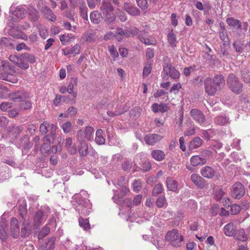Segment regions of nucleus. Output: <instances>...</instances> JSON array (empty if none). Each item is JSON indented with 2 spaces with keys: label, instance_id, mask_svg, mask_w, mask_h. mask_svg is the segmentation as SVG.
Segmentation results:
<instances>
[{
  "label": "nucleus",
  "instance_id": "obj_1",
  "mask_svg": "<svg viewBox=\"0 0 250 250\" xmlns=\"http://www.w3.org/2000/svg\"><path fill=\"white\" fill-rule=\"evenodd\" d=\"M204 83L205 91L209 95H214L224 87L225 81L222 75L218 74L212 78H206Z\"/></svg>",
  "mask_w": 250,
  "mask_h": 250
},
{
  "label": "nucleus",
  "instance_id": "obj_2",
  "mask_svg": "<svg viewBox=\"0 0 250 250\" xmlns=\"http://www.w3.org/2000/svg\"><path fill=\"white\" fill-rule=\"evenodd\" d=\"M227 84L229 88L236 94H239L242 91L243 84L234 74L228 76Z\"/></svg>",
  "mask_w": 250,
  "mask_h": 250
},
{
  "label": "nucleus",
  "instance_id": "obj_3",
  "mask_svg": "<svg viewBox=\"0 0 250 250\" xmlns=\"http://www.w3.org/2000/svg\"><path fill=\"white\" fill-rule=\"evenodd\" d=\"M78 205L76 206V210L80 215H87L91 211V204L88 200L81 198L77 201Z\"/></svg>",
  "mask_w": 250,
  "mask_h": 250
},
{
  "label": "nucleus",
  "instance_id": "obj_4",
  "mask_svg": "<svg viewBox=\"0 0 250 250\" xmlns=\"http://www.w3.org/2000/svg\"><path fill=\"white\" fill-rule=\"evenodd\" d=\"M43 0H40L38 2V7L43 13L45 18L49 21H56V16L52 10L44 4Z\"/></svg>",
  "mask_w": 250,
  "mask_h": 250
},
{
  "label": "nucleus",
  "instance_id": "obj_5",
  "mask_svg": "<svg viewBox=\"0 0 250 250\" xmlns=\"http://www.w3.org/2000/svg\"><path fill=\"white\" fill-rule=\"evenodd\" d=\"M245 192V188L241 183H235L231 188V195L235 199H240L243 196Z\"/></svg>",
  "mask_w": 250,
  "mask_h": 250
},
{
  "label": "nucleus",
  "instance_id": "obj_6",
  "mask_svg": "<svg viewBox=\"0 0 250 250\" xmlns=\"http://www.w3.org/2000/svg\"><path fill=\"white\" fill-rule=\"evenodd\" d=\"M83 132L82 130H80L77 133V140L80 144L79 151L81 156H84L88 153V145L83 141Z\"/></svg>",
  "mask_w": 250,
  "mask_h": 250
},
{
  "label": "nucleus",
  "instance_id": "obj_7",
  "mask_svg": "<svg viewBox=\"0 0 250 250\" xmlns=\"http://www.w3.org/2000/svg\"><path fill=\"white\" fill-rule=\"evenodd\" d=\"M50 127L51 129L50 137L54 140L56 138V131L57 126L54 125H50L47 122H43L40 125V130L42 134H45L49 131V128Z\"/></svg>",
  "mask_w": 250,
  "mask_h": 250
},
{
  "label": "nucleus",
  "instance_id": "obj_8",
  "mask_svg": "<svg viewBox=\"0 0 250 250\" xmlns=\"http://www.w3.org/2000/svg\"><path fill=\"white\" fill-rule=\"evenodd\" d=\"M10 235L14 238H18L20 236V229L19 221L15 217H12L10 220Z\"/></svg>",
  "mask_w": 250,
  "mask_h": 250
},
{
  "label": "nucleus",
  "instance_id": "obj_9",
  "mask_svg": "<svg viewBox=\"0 0 250 250\" xmlns=\"http://www.w3.org/2000/svg\"><path fill=\"white\" fill-rule=\"evenodd\" d=\"M192 118L198 124L203 125L206 122L205 116L202 111L197 109H192L190 112Z\"/></svg>",
  "mask_w": 250,
  "mask_h": 250
},
{
  "label": "nucleus",
  "instance_id": "obj_10",
  "mask_svg": "<svg viewBox=\"0 0 250 250\" xmlns=\"http://www.w3.org/2000/svg\"><path fill=\"white\" fill-rule=\"evenodd\" d=\"M114 202L119 205H125L128 208H131L133 206L132 202L131 199L128 198L123 200V198L120 196L119 193L117 191H114V195L112 198Z\"/></svg>",
  "mask_w": 250,
  "mask_h": 250
},
{
  "label": "nucleus",
  "instance_id": "obj_11",
  "mask_svg": "<svg viewBox=\"0 0 250 250\" xmlns=\"http://www.w3.org/2000/svg\"><path fill=\"white\" fill-rule=\"evenodd\" d=\"M43 222V212L41 210H38L33 218V226L35 229H38Z\"/></svg>",
  "mask_w": 250,
  "mask_h": 250
},
{
  "label": "nucleus",
  "instance_id": "obj_12",
  "mask_svg": "<svg viewBox=\"0 0 250 250\" xmlns=\"http://www.w3.org/2000/svg\"><path fill=\"white\" fill-rule=\"evenodd\" d=\"M191 181L199 188H203L205 185V179L197 174H192L191 175Z\"/></svg>",
  "mask_w": 250,
  "mask_h": 250
},
{
  "label": "nucleus",
  "instance_id": "obj_13",
  "mask_svg": "<svg viewBox=\"0 0 250 250\" xmlns=\"http://www.w3.org/2000/svg\"><path fill=\"white\" fill-rule=\"evenodd\" d=\"M124 7L125 10L130 15L136 16L140 14L139 9L132 3L125 2Z\"/></svg>",
  "mask_w": 250,
  "mask_h": 250
},
{
  "label": "nucleus",
  "instance_id": "obj_14",
  "mask_svg": "<svg viewBox=\"0 0 250 250\" xmlns=\"http://www.w3.org/2000/svg\"><path fill=\"white\" fill-rule=\"evenodd\" d=\"M184 237L179 234L177 229H173V247H180L182 246Z\"/></svg>",
  "mask_w": 250,
  "mask_h": 250
},
{
  "label": "nucleus",
  "instance_id": "obj_15",
  "mask_svg": "<svg viewBox=\"0 0 250 250\" xmlns=\"http://www.w3.org/2000/svg\"><path fill=\"white\" fill-rule=\"evenodd\" d=\"M43 143L40 148V151L42 153H50L51 142L49 139V135H47L43 138Z\"/></svg>",
  "mask_w": 250,
  "mask_h": 250
},
{
  "label": "nucleus",
  "instance_id": "obj_16",
  "mask_svg": "<svg viewBox=\"0 0 250 250\" xmlns=\"http://www.w3.org/2000/svg\"><path fill=\"white\" fill-rule=\"evenodd\" d=\"M9 97L13 101L17 102L19 100L21 101L28 98L29 95L26 92L17 91L10 94Z\"/></svg>",
  "mask_w": 250,
  "mask_h": 250
},
{
  "label": "nucleus",
  "instance_id": "obj_17",
  "mask_svg": "<svg viewBox=\"0 0 250 250\" xmlns=\"http://www.w3.org/2000/svg\"><path fill=\"white\" fill-rule=\"evenodd\" d=\"M31 226L30 221L23 220L21 229V236L23 238L28 236L31 232Z\"/></svg>",
  "mask_w": 250,
  "mask_h": 250
},
{
  "label": "nucleus",
  "instance_id": "obj_18",
  "mask_svg": "<svg viewBox=\"0 0 250 250\" xmlns=\"http://www.w3.org/2000/svg\"><path fill=\"white\" fill-rule=\"evenodd\" d=\"M162 137L159 134H152L146 135L145 141L147 144L153 145L161 140Z\"/></svg>",
  "mask_w": 250,
  "mask_h": 250
},
{
  "label": "nucleus",
  "instance_id": "obj_19",
  "mask_svg": "<svg viewBox=\"0 0 250 250\" xmlns=\"http://www.w3.org/2000/svg\"><path fill=\"white\" fill-rule=\"evenodd\" d=\"M200 172L203 177L211 179L214 176L215 172L210 167L206 166L200 169Z\"/></svg>",
  "mask_w": 250,
  "mask_h": 250
},
{
  "label": "nucleus",
  "instance_id": "obj_20",
  "mask_svg": "<svg viewBox=\"0 0 250 250\" xmlns=\"http://www.w3.org/2000/svg\"><path fill=\"white\" fill-rule=\"evenodd\" d=\"M172 64L170 62L165 63L163 66V78L165 81L168 80L169 78L172 77Z\"/></svg>",
  "mask_w": 250,
  "mask_h": 250
},
{
  "label": "nucleus",
  "instance_id": "obj_21",
  "mask_svg": "<svg viewBox=\"0 0 250 250\" xmlns=\"http://www.w3.org/2000/svg\"><path fill=\"white\" fill-rule=\"evenodd\" d=\"M190 164L192 166L196 167L199 165H203L206 163L205 158L201 155H194L190 158Z\"/></svg>",
  "mask_w": 250,
  "mask_h": 250
},
{
  "label": "nucleus",
  "instance_id": "obj_22",
  "mask_svg": "<svg viewBox=\"0 0 250 250\" xmlns=\"http://www.w3.org/2000/svg\"><path fill=\"white\" fill-rule=\"evenodd\" d=\"M65 146L71 154H76L77 152V147L73 143L72 139L70 137L66 139Z\"/></svg>",
  "mask_w": 250,
  "mask_h": 250
},
{
  "label": "nucleus",
  "instance_id": "obj_23",
  "mask_svg": "<svg viewBox=\"0 0 250 250\" xmlns=\"http://www.w3.org/2000/svg\"><path fill=\"white\" fill-rule=\"evenodd\" d=\"M224 233L226 235L230 237L234 236L236 229L232 223H229L225 226L224 228Z\"/></svg>",
  "mask_w": 250,
  "mask_h": 250
},
{
  "label": "nucleus",
  "instance_id": "obj_24",
  "mask_svg": "<svg viewBox=\"0 0 250 250\" xmlns=\"http://www.w3.org/2000/svg\"><path fill=\"white\" fill-rule=\"evenodd\" d=\"M78 83V79L77 77H72L71 78L69 83L67 87L68 92L72 94L73 98H75L77 96V93L73 92V88L74 86H76Z\"/></svg>",
  "mask_w": 250,
  "mask_h": 250
},
{
  "label": "nucleus",
  "instance_id": "obj_25",
  "mask_svg": "<svg viewBox=\"0 0 250 250\" xmlns=\"http://www.w3.org/2000/svg\"><path fill=\"white\" fill-rule=\"evenodd\" d=\"M104 20L107 24H110L114 22L116 20V16L113 13V11H110L103 13Z\"/></svg>",
  "mask_w": 250,
  "mask_h": 250
},
{
  "label": "nucleus",
  "instance_id": "obj_26",
  "mask_svg": "<svg viewBox=\"0 0 250 250\" xmlns=\"http://www.w3.org/2000/svg\"><path fill=\"white\" fill-rule=\"evenodd\" d=\"M90 19L94 24H98L102 20L103 17L98 11H94L90 13Z\"/></svg>",
  "mask_w": 250,
  "mask_h": 250
},
{
  "label": "nucleus",
  "instance_id": "obj_27",
  "mask_svg": "<svg viewBox=\"0 0 250 250\" xmlns=\"http://www.w3.org/2000/svg\"><path fill=\"white\" fill-rule=\"evenodd\" d=\"M226 22L229 26L236 29H241V22L238 20L235 19L233 18H228L226 20Z\"/></svg>",
  "mask_w": 250,
  "mask_h": 250
},
{
  "label": "nucleus",
  "instance_id": "obj_28",
  "mask_svg": "<svg viewBox=\"0 0 250 250\" xmlns=\"http://www.w3.org/2000/svg\"><path fill=\"white\" fill-rule=\"evenodd\" d=\"M203 143L202 140L198 137H195L190 142L189 149L191 150L198 148Z\"/></svg>",
  "mask_w": 250,
  "mask_h": 250
},
{
  "label": "nucleus",
  "instance_id": "obj_29",
  "mask_svg": "<svg viewBox=\"0 0 250 250\" xmlns=\"http://www.w3.org/2000/svg\"><path fill=\"white\" fill-rule=\"evenodd\" d=\"M103 131L102 129H99L96 131L95 142L97 144L102 145L104 144L105 139L103 135Z\"/></svg>",
  "mask_w": 250,
  "mask_h": 250
},
{
  "label": "nucleus",
  "instance_id": "obj_30",
  "mask_svg": "<svg viewBox=\"0 0 250 250\" xmlns=\"http://www.w3.org/2000/svg\"><path fill=\"white\" fill-rule=\"evenodd\" d=\"M220 28L219 30L220 38L225 43H228L229 39L223 22L220 23Z\"/></svg>",
  "mask_w": 250,
  "mask_h": 250
},
{
  "label": "nucleus",
  "instance_id": "obj_31",
  "mask_svg": "<svg viewBox=\"0 0 250 250\" xmlns=\"http://www.w3.org/2000/svg\"><path fill=\"white\" fill-rule=\"evenodd\" d=\"M100 10L102 13L109 12L110 11H114L113 6L108 1L104 0L102 3V5L100 7Z\"/></svg>",
  "mask_w": 250,
  "mask_h": 250
},
{
  "label": "nucleus",
  "instance_id": "obj_32",
  "mask_svg": "<svg viewBox=\"0 0 250 250\" xmlns=\"http://www.w3.org/2000/svg\"><path fill=\"white\" fill-rule=\"evenodd\" d=\"M6 225L4 221H1L0 224V239L5 242L7 238V234L5 230Z\"/></svg>",
  "mask_w": 250,
  "mask_h": 250
},
{
  "label": "nucleus",
  "instance_id": "obj_33",
  "mask_svg": "<svg viewBox=\"0 0 250 250\" xmlns=\"http://www.w3.org/2000/svg\"><path fill=\"white\" fill-rule=\"evenodd\" d=\"M234 236L235 239L242 241H246L248 239L247 236L243 229H240L236 231Z\"/></svg>",
  "mask_w": 250,
  "mask_h": 250
},
{
  "label": "nucleus",
  "instance_id": "obj_34",
  "mask_svg": "<svg viewBox=\"0 0 250 250\" xmlns=\"http://www.w3.org/2000/svg\"><path fill=\"white\" fill-rule=\"evenodd\" d=\"M79 223L81 227L84 230L88 231L90 229V225L88 219H84L82 217L79 218Z\"/></svg>",
  "mask_w": 250,
  "mask_h": 250
},
{
  "label": "nucleus",
  "instance_id": "obj_35",
  "mask_svg": "<svg viewBox=\"0 0 250 250\" xmlns=\"http://www.w3.org/2000/svg\"><path fill=\"white\" fill-rule=\"evenodd\" d=\"M229 118L226 116H218L215 118L214 122L216 125H224L229 123Z\"/></svg>",
  "mask_w": 250,
  "mask_h": 250
},
{
  "label": "nucleus",
  "instance_id": "obj_36",
  "mask_svg": "<svg viewBox=\"0 0 250 250\" xmlns=\"http://www.w3.org/2000/svg\"><path fill=\"white\" fill-rule=\"evenodd\" d=\"M152 157L157 161H160L165 158V154L160 150H155L151 152Z\"/></svg>",
  "mask_w": 250,
  "mask_h": 250
},
{
  "label": "nucleus",
  "instance_id": "obj_37",
  "mask_svg": "<svg viewBox=\"0 0 250 250\" xmlns=\"http://www.w3.org/2000/svg\"><path fill=\"white\" fill-rule=\"evenodd\" d=\"M124 36L126 37L125 31L121 28H117L114 33V38H115L118 42H121L123 40Z\"/></svg>",
  "mask_w": 250,
  "mask_h": 250
},
{
  "label": "nucleus",
  "instance_id": "obj_38",
  "mask_svg": "<svg viewBox=\"0 0 250 250\" xmlns=\"http://www.w3.org/2000/svg\"><path fill=\"white\" fill-rule=\"evenodd\" d=\"M12 36L14 37L19 38H21L25 41H28L30 43H33L35 42H36L38 40L37 35L36 34H34L30 35L28 37H27L25 35H24V37H20V36H19V35H17V36L12 35Z\"/></svg>",
  "mask_w": 250,
  "mask_h": 250
},
{
  "label": "nucleus",
  "instance_id": "obj_39",
  "mask_svg": "<svg viewBox=\"0 0 250 250\" xmlns=\"http://www.w3.org/2000/svg\"><path fill=\"white\" fill-rule=\"evenodd\" d=\"M26 203L24 200L22 201V205H20L19 207V212L20 216L25 220L26 214L27 213V208H26Z\"/></svg>",
  "mask_w": 250,
  "mask_h": 250
},
{
  "label": "nucleus",
  "instance_id": "obj_40",
  "mask_svg": "<svg viewBox=\"0 0 250 250\" xmlns=\"http://www.w3.org/2000/svg\"><path fill=\"white\" fill-rule=\"evenodd\" d=\"M241 76L245 83L250 84V71L247 69L243 70L241 71Z\"/></svg>",
  "mask_w": 250,
  "mask_h": 250
},
{
  "label": "nucleus",
  "instance_id": "obj_41",
  "mask_svg": "<svg viewBox=\"0 0 250 250\" xmlns=\"http://www.w3.org/2000/svg\"><path fill=\"white\" fill-rule=\"evenodd\" d=\"M22 55L24 60L27 61V63H34L36 62L35 57L33 54L26 53Z\"/></svg>",
  "mask_w": 250,
  "mask_h": 250
},
{
  "label": "nucleus",
  "instance_id": "obj_42",
  "mask_svg": "<svg viewBox=\"0 0 250 250\" xmlns=\"http://www.w3.org/2000/svg\"><path fill=\"white\" fill-rule=\"evenodd\" d=\"M84 133V137L88 141L91 140V136L94 132V129L91 126H87L85 127V130L83 131Z\"/></svg>",
  "mask_w": 250,
  "mask_h": 250
},
{
  "label": "nucleus",
  "instance_id": "obj_43",
  "mask_svg": "<svg viewBox=\"0 0 250 250\" xmlns=\"http://www.w3.org/2000/svg\"><path fill=\"white\" fill-rule=\"evenodd\" d=\"M225 195V192L222 188L216 189L214 191V197L215 199L220 201Z\"/></svg>",
  "mask_w": 250,
  "mask_h": 250
},
{
  "label": "nucleus",
  "instance_id": "obj_44",
  "mask_svg": "<svg viewBox=\"0 0 250 250\" xmlns=\"http://www.w3.org/2000/svg\"><path fill=\"white\" fill-rule=\"evenodd\" d=\"M0 79L13 83H16V79L14 78H10V76L8 75L5 71L0 73Z\"/></svg>",
  "mask_w": 250,
  "mask_h": 250
},
{
  "label": "nucleus",
  "instance_id": "obj_45",
  "mask_svg": "<svg viewBox=\"0 0 250 250\" xmlns=\"http://www.w3.org/2000/svg\"><path fill=\"white\" fill-rule=\"evenodd\" d=\"M13 14L19 19H22L25 14V10L23 8H17Z\"/></svg>",
  "mask_w": 250,
  "mask_h": 250
},
{
  "label": "nucleus",
  "instance_id": "obj_46",
  "mask_svg": "<svg viewBox=\"0 0 250 250\" xmlns=\"http://www.w3.org/2000/svg\"><path fill=\"white\" fill-rule=\"evenodd\" d=\"M72 38L74 39L75 36L71 37L69 34H62L60 35V40L63 44H66V43L70 42Z\"/></svg>",
  "mask_w": 250,
  "mask_h": 250
},
{
  "label": "nucleus",
  "instance_id": "obj_47",
  "mask_svg": "<svg viewBox=\"0 0 250 250\" xmlns=\"http://www.w3.org/2000/svg\"><path fill=\"white\" fill-rule=\"evenodd\" d=\"M40 36L43 39H45L48 36V33L46 28L43 26L40 25L38 27Z\"/></svg>",
  "mask_w": 250,
  "mask_h": 250
},
{
  "label": "nucleus",
  "instance_id": "obj_48",
  "mask_svg": "<svg viewBox=\"0 0 250 250\" xmlns=\"http://www.w3.org/2000/svg\"><path fill=\"white\" fill-rule=\"evenodd\" d=\"M132 187L134 191L136 192H139L142 188V182L141 180H135L132 184Z\"/></svg>",
  "mask_w": 250,
  "mask_h": 250
},
{
  "label": "nucleus",
  "instance_id": "obj_49",
  "mask_svg": "<svg viewBox=\"0 0 250 250\" xmlns=\"http://www.w3.org/2000/svg\"><path fill=\"white\" fill-rule=\"evenodd\" d=\"M0 45L5 47L11 46L12 45L11 39L6 37H2L0 39Z\"/></svg>",
  "mask_w": 250,
  "mask_h": 250
},
{
  "label": "nucleus",
  "instance_id": "obj_50",
  "mask_svg": "<svg viewBox=\"0 0 250 250\" xmlns=\"http://www.w3.org/2000/svg\"><path fill=\"white\" fill-rule=\"evenodd\" d=\"M125 31L126 37L135 36L137 35V33H138V29L135 27H133L128 30H125Z\"/></svg>",
  "mask_w": 250,
  "mask_h": 250
},
{
  "label": "nucleus",
  "instance_id": "obj_51",
  "mask_svg": "<svg viewBox=\"0 0 250 250\" xmlns=\"http://www.w3.org/2000/svg\"><path fill=\"white\" fill-rule=\"evenodd\" d=\"M151 62L148 61L143 70V76L146 77L148 76L151 72Z\"/></svg>",
  "mask_w": 250,
  "mask_h": 250
},
{
  "label": "nucleus",
  "instance_id": "obj_52",
  "mask_svg": "<svg viewBox=\"0 0 250 250\" xmlns=\"http://www.w3.org/2000/svg\"><path fill=\"white\" fill-rule=\"evenodd\" d=\"M62 128L65 133H68L72 129V124L70 122H66L62 125Z\"/></svg>",
  "mask_w": 250,
  "mask_h": 250
},
{
  "label": "nucleus",
  "instance_id": "obj_53",
  "mask_svg": "<svg viewBox=\"0 0 250 250\" xmlns=\"http://www.w3.org/2000/svg\"><path fill=\"white\" fill-rule=\"evenodd\" d=\"M138 6L142 10H145L148 7L147 0H136Z\"/></svg>",
  "mask_w": 250,
  "mask_h": 250
},
{
  "label": "nucleus",
  "instance_id": "obj_54",
  "mask_svg": "<svg viewBox=\"0 0 250 250\" xmlns=\"http://www.w3.org/2000/svg\"><path fill=\"white\" fill-rule=\"evenodd\" d=\"M162 190L163 188L162 185L160 184H158L156 185L154 188H153L152 191V195L153 196H157L162 192Z\"/></svg>",
  "mask_w": 250,
  "mask_h": 250
},
{
  "label": "nucleus",
  "instance_id": "obj_55",
  "mask_svg": "<svg viewBox=\"0 0 250 250\" xmlns=\"http://www.w3.org/2000/svg\"><path fill=\"white\" fill-rule=\"evenodd\" d=\"M22 102L20 104V107L21 109L25 110L28 109L32 107V104L30 102L28 101L22 100Z\"/></svg>",
  "mask_w": 250,
  "mask_h": 250
},
{
  "label": "nucleus",
  "instance_id": "obj_56",
  "mask_svg": "<svg viewBox=\"0 0 250 250\" xmlns=\"http://www.w3.org/2000/svg\"><path fill=\"white\" fill-rule=\"evenodd\" d=\"M18 66L23 69H27L29 67V64L27 61L24 60L22 55L21 56V60Z\"/></svg>",
  "mask_w": 250,
  "mask_h": 250
},
{
  "label": "nucleus",
  "instance_id": "obj_57",
  "mask_svg": "<svg viewBox=\"0 0 250 250\" xmlns=\"http://www.w3.org/2000/svg\"><path fill=\"white\" fill-rule=\"evenodd\" d=\"M80 15L82 18L86 21L88 20L87 8L86 6L79 9Z\"/></svg>",
  "mask_w": 250,
  "mask_h": 250
},
{
  "label": "nucleus",
  "instance_id": "obj_58",
  "mask_svg": "<svg viewBox=\"0 0 250 250\" xmlns=\"http://www.w3.org/2000/svg\"><path fill=\"white\" fill-rule=\"evenodd\" d=\"M29 15L33 21H37L39 18L38 12L36 9L31 10L29 13Z\"/></svg>",
  "mask_w": 250,
  "mask_h": 250
},
{
  "label": "nucleus",
  "instance_id": "obj_59",
  "mask_svg": "<svg viewBox=\"0 0 250 250\" xmlns=\"http://www.w3.org/2000/svg\"><path fill=\"white\" fill-rule=\"evenodd\" d=\"M240 211V207L237 204H233L230 206V212L232 214H237Z\"/></svg>",
  "mask_w": 250,
  "mask_h": 250
},
{
  "label": "nucleus",
  "instance_id": "obj_60",
  "mask_svg": "<svg viewBox=\"0 0 250 250\" xmlns=\"http://www.w3.org/2000/svg\"><path fill=\"white\" fill-rule=\"evenodd\" d=\"M77 113L76 109L72 106L68 108L66 112L65 113V117H69L74 115Z\"/></svg>",
  "mask_w": 250,
  "mask_h": 250
},
{
  "label": "nucleus",
  "instance_id": "obj_61",
  "mask_svg": "<svg viewBox=\"0 0 250 250\" xmlns=\"http://www.w3.org/2000/svg\"><path fill=\"white\" fill-rule=\"evenodd\" d=\"M73 5L74 7H79V9L86 6L84 0H74Z\"/></svg>",
  "mask_w": 250,
  "mask_h": 250
},
{
  "label": "nucleus",
  "instance_id": "obj_62",
  "mask_svg": "<svg viewBox=\"0 0 250 250\" xmlns=\"http://www.w3.org/2000/svg\"><path fill=\"white\" fill-rule=\"evenodd\" d=\"M80 45L79 44H76L74 46H72L70 49L71 50V54L75 55L80 53Z\"/></svg>",
  "mask_w": 250,
  "mask_h": 250
},
{
  "label": "nucleus",
  "instance_id": "obj_63",
  "mask_svg": "<svg viewBox=\"0 0 250 250\" xmlns=\"http://www.w3.org/2000/svg\"><path fill=\"white\" fill-rule=\"evenodd\" d=\"M151 165L149 162H143L142 165L141 170L143 171H147L150 169Z\"/></svg>",
  "mask_w": 250,
  "mask_h": 250
},
{
  "label": "nucleus",
  "instance_id": "obj_64",
  "mask_svg": "<svg viewBox=\"0 0 250 250\" xmlns=\"http://www.w3.org/2000/svg\"><path fill=\"white\" fill-rule=\"evenodd\" d=\"M142 195L141 194L136 195L132 201V205L134 206L139 205L142 202Z\"/></svg>",
  "mask_w": 250,
  "mask_h": 250
}]
</instances>
